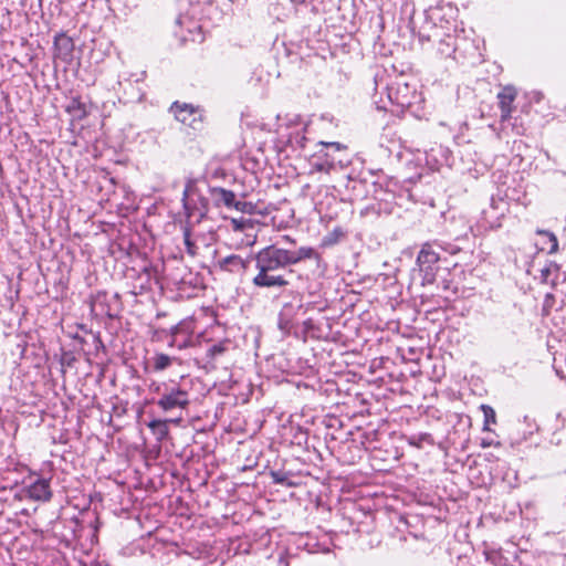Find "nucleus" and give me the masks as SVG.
<instances>
[{
  "instance_id": "nucleus-21",
  "label": "nucleus",
  "mask_w": 566,
  "mask_h": 566,
  "mask_svg": "<svg viewBox=\"0 0 566 566\" xmlns=\"http://www.w3.org/2000/svg\"><path fill=\"white\" fill-rule=\"evenodd\" d=\"M231 224L235 231H243L248 228H253L252 220L245 219V218H239V219L233 218V219H231Z\"/></svg>"
},
{
  "instance_id": "nucleus-24",
  "label": "nucleus",
  "mask_w": 566,
  "mask_h": 566,
  "mask_svg": "<svg viewBox=\"0 0 566 566\" xmlns=\"http://www.w3.org/2000/svg\"><path fill=\"white\" fill-rule=\"evenodd\" d=\"M418 36H419L420 41H424V40L430 41V39H431L430 35H424L420 32H419Z\"/></svg>"
},
{
  "instance_id": "nucleus-19",
  "label": "nucleus",
  "mask_w": 566,
  "mask_h": 566,
  "mask_svg": "<svg viewBox=\"0 0 566 566\" xmlns=\"http://www.w3.org/2000/svg\"><path fill=\"white\" fill-rule=\"evenodd\" d=\"M317 146L326 147L327 151H331L334 156H335V153H343V151H347V149H348L347 145L337 143V142H331V143L318 142Z\"/></svg>"
},
{
  "instance_id": "nucleus-8",
  "label": "nucleus",
  "mask_w": 566,
  "mask_h": 566,
  "mask_svg": "<svg viewBox=\"0 0 566 566\" xmlns=\"http://www.w3.org/2000/svg\"><path fill=\"white\" fill-rule=\"evenodd\" d=\"M157 405L165 412L176 409H185L189 405L188 394L180 388H171L163 394L157 401Z\"/></svg>"
},
{
  "instance_id": "nucleus-26",
  "label": "nucleus",
  "mask_w": 566,
  "mask_h": 566,
  "mask_svg": "<svg viewBox=\"0 0 566 566\" xmlns=\"http://www.w3.org/2000/svg\"><path fill=\"white\" fill-rule=\"evenodd\" d=\"M207 353H212V346L209 343L207 344Z\"/></svg>"
},
{
  "instance_id": "nucleus-13",
  "label": "nucleus",
  "mask_w": 566,
  "mask_h": 566,
  "mask_svg": "<svg viewBox=\"0 0 566 566\" xmlns=\"http://www.w3.org/2000/svg\"><path fill=\"white\" fill-rule=\"evenodd\" d=\"M170 420H160V419H154L148 423V428L153 431V433L156 436L158 441H163L168 437L169 429H168V422ZM172 422L178 423L180 421L179 419L171 420Z\"/></svg>"
},
{
  "instance_id": "nucleus-25",
  "label": "nucleus",
  "mask_w": 566,
  "mask_h": 566,
  "mask_svg": "<svg viewBox=\"0 0 566 566\" xmlns=\"http://www.w3.org/2000/svg\"><path fill=\"white\" fill-rule=\"evenodd\" d=\"M283 239L290 243H295V240L292 239L290 235H284Z\"/></svg>"
},
{
  "instance_id": "nucleus-7",
  "label": "nucleus",
  "mask_w": 566,
  "mask_h": 566,
  "mask_svg": "<svg viewBox=\"0 0 566 566\" xmlns=\"http://www.w3.org/2000/svg\"><path fill=\"white\" fill-rule=\"evenodd\" d=\"M176 24L179 28L175 33L184 41L202 42L205 34L202 32V25L196 20L188 15H180L176 20Z\"/></svg>"
},
{
  "instance_id": "nucleus-5",
  "label": "nucleus",
  "mask_w": 566,
  "mask_h": 566,
  "mask_svg": "<svg viewBox=\"0 0 566 566\" xmlns=\"http://www.w3.org/2000/svg\"><path fill=\"white\" fill-rule=\"evenodd\" d=\"M518 95V90L512 85H503L496 94L497 107L500 109V123L509 122L512 118L516 107L514 105Z\"/></svg>"
},
{
  "instance_id": "nucleus-10",
  "label": "nucleus",
  "mask_w": 566,
  "mask_h": 566,
  "mask_svg": "<svg viewBox=\"0 0 566 566\" xmlns=\"http://www.w3.org/2000/svg\"><path fill=\"white\" fill-rule=\"evenodd\" d=\"M536 234L543 239L541 245L538 247V251L546 252L548 254H555L558 252V240L553 232L537 229Z\"/></svg>"
},
{
  "instance_id": "nucleus-6",
  "label": "nucleus",
  "mask_w": 566,
  "mask_h": 566,
  "mask_svg": "<svg viewBox=\"0 0 566 566\" xmlns=\"http://www.w3.org/2000/svg\"><path fill=\"white\" fill-rule=\"evenodd\" d=\"M170 112L178 122L193 129H197L201 124V111L191 104L175 102L170 106Z\"/></svg>"
},
{
  "instance_id": "nucleus-2",
  "label": "nucleus",
  "mask_w": 566,
  "mask_h": 566,
  "mask_svg": "<svg viewBox=\"0 0 566 566\" xmlns=\"http://www.w3.org/2000/svg\"><path fill=\"white\" fill-rule=\"evenodd\" d=\"M440 254L433 249L431 242H426L417 256V265L422 273V284H432L439 270Z\"/></svg>"
},
{
  "instance_id": "nucleus-27",
  "label": "nucleus",
  "mask_w": 566,
  "mask_h": 566,
  "mask_svg": "<svg viewBox=\"0 0 566 566\" xmlns=\"http://www.w3.org/2000/svg\"><path fill=\"white\" fill-rule=\"evenodd\" d=\"M542 97V94L541 93H536V101L538 102Z\"/></svg>"
},
{
  "instance_id": "nucleus-23",
  "label": "nucleus",
  "mask_w": 566,
  "mask_h": 566,
  "mask_svg": "<svg viewBox=\"0 0 566 566\" xmlns=\"http://www.w3.org/2000/svg\"><path fill=\"white\" fill-rule=\"evenodd\" d=\"M480 446L482 448H489V447H492V446L500 447L501 442H499V441L494 442L493 440L482 439Z\"/></svg>"
},
{
  "instance_id": "nucleus-17",
  "label": "nucleus",
  "mask_w": 566,
  "mask_h": 566,
  "mask_svg": "<svg viewBox=\"0 0 566 566\" xmlns=\"http://www.w3.org/2000/svg\"><path fill=\"white\" fill-rule=\"evenodd\" d=\"M344 238H345V231L343 230V228L336 227L323 239V245H325V247L335 245Z\"/></svg>"
},
{
  "instance_id": "nucleus-29",
  "label": "nucleus",
  "mask_w": 566,
  "mask_h": 566,
  "mask_svg": "<svg viewBox=\"0 0 566 566\" xmlns=\"http://www.w3.org/2000/svg\"><path fill=\"white\" fill-rule=\"evenodd\" d=\"M410 29H411V32L415 34V33H416V32H415V28H413V27H410Z\"/></svg>"
},
{
  "instance_id": "nucleus-14",
  "label": "nucleus",
  "mask_w": 566,
  "mask_h": 566,
  "mask_svg": "<svg viewBox=\"0 0 566 566\" xmlns=\"http://www.w3.org/2000/svg\"><path fill=\"white\" fill-rule=\"evenodd\" d=\"M220 268L233 273H242L247 269L244 260L239 255L227 256L221 263Z\"/></svg>"
},
{
  "instance_id": "nucleus-28",
  "label": "nucleus",
  "mask_w": 566,
  "mask_h": 566,
  "mask_svg": "<svg viewBox=\"0 0 566 566\" xmlns=\"http://www.w3.org/2000/svg\"><path fill=\"white\" fill-rule=\"evenodd\" d=\"M188 192H189V189H188V188H187V189H185V191H184V197H185V198L188 196Z\"/></svg>"
},
{
  "instance_id": "nucleus-1",
  "label": "nucleus",
  "mask_w": 566,
  "mask_h": 566,
  "mask_svg": "<svg viewBox=\"0 0 566 566\" xmlns=\"http://www.w3.org/2000/svg\"><path fill=\"white\" fill-rule=\"evenodd\" d=\"M307 259H319V254L311 247H301L295 251L275 245L263 248L255 255L258 274L252 282L258 287H285L289 281L277 271Z\"/></svg>"
},
{
  "instance_id": "nucleus-9",
  "label": "nucleus",
  "mask_w": 566,
  "mask_h": 566,
  "mask_svg": "<svg viewBox=\"0 0 566 566\" xmlns=\"http://www.w3.org/2000/svg\"><path fill=\"white\" fill-rule=\"evenodd\" d=\"M27 494L34 501H49L52 496L50 482L45 479H38L27 488Z\"/></svg>"
},
{
  "instance_id": "nucleus-15",
  "label": "nucleus",
  "mask_w": 566,
  "mask_h": 566,
  "mask_svg": "<svg viewBox=\"0 0 566 566\" xmlns=\"http://www.w3.org/2000/svg\"><path fill=\"white\" fill-rule=\"evenodd\" d=\"M65 112L71 116L72 120H82L87 114L85 105L75 97L66 104Z\"/></svg>"
},
{
  "instance_id": "nucleus-12",
  "label": "nucleus",
  "mask_w": 566,
  "mask_h": 566,
  "mask_svg": "<svg viewBox=\"0 0 566 566\" xmlns=\"http://www.w3.org/2000/svg\"><path fill=\"white\" fill-rule=\"evenodd\" d=\"M457 52V39L451 34H447L444 38L440 39L437 53L441 59H455L454 53Z\"/></svg>"
},
{
  "instance_id": "nucleus-22",
  "label": "nucleus",
  "mask_w": 566,
  "mask_h": 566,
  "mask_svg": "<svg viewBox=\"0 0 566 566\" xmlns=\"http://www.w3.org/2000/svg\"><path fill=\"white\" fill-rule=\"evenodd\" d=\"M270 476L274 483L291 485V483L287 482V474L283 471H271Z\"/></svg>"
},
{
  "instance_id": "nucleus-4",
  "label": "nucleus",
  "mask_w": 566,
  "mask_h": 566,
  "mask_svg": "<svg viewBox=\"0 0 566 566\" xmlns=\"http://www.w3.org/2000/svg\"><path fill=\"white\" fill-rule=\"evenodd\" d=\"M318 149L310 157L308 175L325 174L329 175L336 167V163L342 164V159L327 151L324 146H317Z\"/></svg>"
},
{
  "instance_id": "nucleus-20",
  "label": "nucleus",
  "mask_w": 566,
  "mask_h": 566,
  "mask_svg": "<svg viewBox=\"0 0 566 566\" xmlns=\"http://www.w3.org/2000/svg\"><path fill=\"white\" fill-rule=\"evenodd\" d=\"M171 364V358L166 354H158L154 357V368L156 370H164Z\"/></svg>"
},
{
  "instance_id": "nucleus-11",
  "label": "nucleus",
  "mask_w": 566,
  "mask_h": 566,
  "mask_svg": "<svg viewBox=\"0 0 566 566\" xmlns=\"http://www.w3.org/2000/svg\"><path fill=\"white\" fill-rule=\"evenodd\" d=\"M235 210L248 214L268 216L270 213L269 206H265L262 201H258L255 203L250 201H238Z\"/></svg>"
},
{
  "instance_id": "nucleus-3",
  "label": "nucleus",
  "mask_w": 566,
  "mask_h": 566,
  "mask_svg": "<svg viewBox=\"0 0 566 566\" xmlns=\"http://www.w3.org/2000/svg\"><path fill=\"white\" fill-rule=\"evenodd\" d=\"M54 67L55 71H69L75 66L74 61V41L65 32H60L54 36Z\"/></svg>"
},
{
  "instance_id": "nucleus-18",
  "label": "nucleus",
  "mask_w": 566,
  "mask_h": 566,
  "mask_svg": "<svg viewBox=\"0 0 566 566\" xmlns=\"http://www.w3.org/2000/svg\"><path fill=\"white\" fill-rule=\"evenodd\" d=\"M483 415H484V423H483V430L490 431V424L496 423V415L492 407L488 405H482L481 407Z\"/></svg>"
},
{
  "instance_id": "nucleus-16",
  "label": "nucleus",
  "mask_w": 566,
  "mask_h": 566,
  "mask_svg": "<svg viewBox=\"0 0 566 566\" xmlns=\"http://www.w3.org/2000/svg\"><path fill=\"white\" fill-rule=\"evenodd\" d=\"M214 195L219 196L220 201L227 207V208H234L239 200L235 199L234 192L227 190L221 187H214Z\"/></svg>"
}]
</instances>
